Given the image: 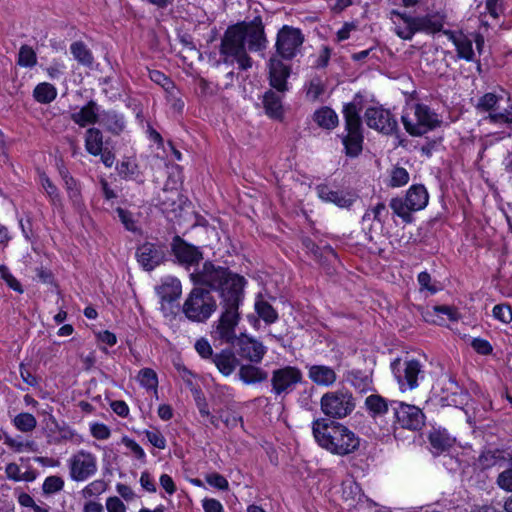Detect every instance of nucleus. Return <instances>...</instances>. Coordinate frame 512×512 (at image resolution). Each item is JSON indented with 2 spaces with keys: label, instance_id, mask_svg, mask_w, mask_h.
<instances>
[{
  "label": "nucleus",
  "instance_id": "ddd939ff",
  "mask_svg": "<svg viewBox=\"0 0 512 512\" xmlns=\"http://www.w3.org/2000/svg\"><path fill=\"white\" fill-rule=\"evenodd\" d=\"M364 117L369 128L386 135L397 132V121L389 110L381 107H369L366 109Z\"/></svg>",
  "mask_w": 512,
  "mask_h": 512
},
{
  "label": "nucleus",
  "instance_id": "a211bd4d",
  "mask_svg": "<svg viewBox=\"0 0 512 512\" xmlns=\"http://www.w3.org/2000/svg\"><path fill=\"white\" fill-rule=\"evenodd\" d=\"M269 82L277 92L284 93L288 90L287 78L290 76V66L283 63V59L271 56L268 63Z\"/></svg>",
  "mask_w": 512,
  "mask_h": 512
},
{
  "label": "nucleus",
  "instance_id": "9b49d317",
  "mask_svg": "<svg viewBox=\"0 0 512 512\" xmlns=\"http://www.w3.org/2000/svg\"><path fill=\"white\" fill-rule=\"evenodd\" d=\"M391 368L400 387L407 386L410 390L418 386V377L423 374L420 362L415 359L403 363L400 359H396L392 362Z\"/></svg>",
  "mask_w": 512,
  "mask_h": 512
},
{
  "label": "nucleus",
  "instance_id": "052dcab7",
  "mask_svg": "<svg viewBox=\"0 0 512 512\" xmlns=\"http://www.w3.org/2000/svg\"><path fill=\"white\" fill-rule=\"evenodd\" d=\"M431 280V276L428 272H421L418 275V283L421 289H426L432 294H434L438 291V288L435 285L431 284Z\"/></svg>",
  "mask_w": 512,
  "mask_h": 512
},
{
  "label": "nucleus",
  "instance_id": "39448f33",
  "mask_svg": "<svg viewBox=\"0 0 512 512\" xmlns=\"http://www.w3.org/2000/svg\"><path fill=\"white\" fill-rule=\"evenodd\" d=\"M217 302L210 290L193 288L183 303L182 311L192 322L204 323L217 309Z\"/></svg>",
  "mask_w": 512,
  "mask_h": 512
},
{
  "label": "nucleus",
  "instance_id": "4d7b16f0",
  "mask_svg": "<svg viewBox=\"0 0 512 512\" xmlns=\"http://www.w3.org/2000/svg\"><path fill=\"white\" fill-rule=\"evenodd\" d=\"M497 484L501 489L512 492V468L506 469L498 475Z\"/></svg>",
  "mask_w": 512,
  "mask_h": 512
},
{
  "label": "nucleus",
  "instance_id": "a18cd8bd",
  "mask_svg": "<svg viewBox=\"0 0 512 512\" xmlns=\"http://www.w3.org/2000/svg\"><path fill=\"white\" fill-rule=\"evenodd\" d=\"M409 181V173L406 169L402 167H395L391 172V178L389 181V186L391 187H401L408 183Z\"/></svg>",
  "mask_w": 512,
  "mask_h": 512
},
{
  "label": "nucleus",
  "instance_id": "f03ea898",
  "mask_svg": "<svg viewBox=\"0 0 512 512\" xmlns=\"http://www.w3.org/2000/svg\"><path fill=\"white\" fill-rule=\"evenodd\" d=\"M249 51L257 52L267 46L264 24L260 16L249 22H239L231 25L225 31L220 44V55L225 64L237 62L239 69L247 70L252 67L253 61L248 55Z\"/></svg>",
  "mask_w": 512,
  "mask_h": 512
},
{
  "label": "nucleus",
  "instance_id": "f704fd0d",
  "mask_svg": "<svg viewBox=\"0 0 512 512\" xmlns=\"http://www.w3.org/2000/svg\"><path fill=\"white\" fill-rule=\"evenodd\" d=\"M70 49L74 58L80 64L87 67L92 65L94 58L92 56L91 51L86 47V45L83 42L77 41L72 43Z\"/></svg>",
  "mask_w": 512,
  "mask_h": 512
},
{
  "label": "nucleus",
  "instance_id": "393cba45",
  "mask_svg": "<svg viewBox=\"0 0 512 512\" xmlns=\"http://www.w3.org/2000/svg\"><path fill=\"white\" fill-rule=\"evenodd\" d=\"M156 291L162 301L171 303L181 296V283L176 278H167L156 288Z\"/></svg>",
  "mask_w": 512,
  "mask_h": 512
},
{
  "label": "nucleus",
  "instance_id": "49530a36",
  "mask_svg": "<svg viewBox=\"0 0 512 512\" xmlns=\"http://www.w3.org/2000/svg\"><path fill=\"white\" fill-rule=\"evenodd\" d=\"M40 182L46 194L51 199L52 203L54 205L57 204L60 201V196L57 187L51 182V180L45 173L40 174Z\"/></svg>",
  "mask_w": 512,
  "mask_h": 512
},
{
  "label": "nucleus",
  "instance_id": "f257e3e1",
  "mask_svg": "<svg viewBox=\"0 0 512 512\" xmlns=\"http://www.w3.org/2000/svg\"><path fill=\"white\" fill-rule=\"evenodd\" d=\"M195 285L206 286L219 292L223 309L214 331L215 336L231 343L235 339V328L239 323V306L243 298L245 278L231 272L227 267L207 261L201 270L190 274Z\"/></svg>",
  "mask_w": 512,
  "mask_h": 512
},
{
  "label": "nucleus",
  "instance_id": "58836bf2",
  "mask_svg": "<svg viewBox=\"0 0 512 512\" xmlns=\"http://www.w3.org/2000/svg\"><path fill=\"white\" fill-rule=\"evenodd\" d=\"M150 79L160 85L170 96H174L176 90L174 82L164 73L158 70L149 71Z\"/></svg>",
  "mask_w": 512,
  "mask_h": 512
},
{
  "label": "nucleus",
  "instance_id": "5701e85b",
  "mask_svg": "<svg viewBox=\"0 0 512 512\" xmlns=\"http://www.w3.org/2000/svg\"><path fill=\"white\" fill-rule=\"evenodd\" d=\"M263 108L267 116L280 120L283 118L282 98L273 90H268L263 95Z\"/></svg>",
  "mask_w": 512,
  "mask_h": 512
},
{
  "label": "nucleus",
  "instance_id": "a19ab883",
  "mask_svg": "<svg viewBox=\"0 0 512 512\" xmlns=\"http://www.w3.org/2000/svg\"><path fill=\"white\" fill-rule=\"evenodd\" d=\"M14 425L22 432H30L35 429L37 420L30 413H20L14 418Z\"/></svg>",
  "mask_w": 512,
  "mask_h": 512
},
{
  "label": "nucleus",
  "instance_id": "bf43d9fd",
  "mask_svg": "<svg viewBox=\"0 0 512 512\" xmlns=\"http://www.w3.org/2000/svg\"><path fill=\"white\" fill-rule=\"evenodd\" d=\"M148 441L158 449H164L166 447V440L159 431H146L145 432Z\"/></svg>",
  "mask_w": 512,
  "mask_h": 512
},
{
  "label": "nucleus",
  "instance_id": "20e7f679",
  "mask_svg": "<svg viewBox=\"0 0 512 512\" xmlns=\"http://www.w3.org/2000/svg\"><path fill=\"white\" fill-rule=\"evenodd\" d=\"M164 167L168 173V180L153 199V203L168 220L174 221L181 216L188 200L179 190L182 181L180 166L175 162H166Z\"/></svg>",
  "mask_w": 512,
  "mask_h": 512
},
{
  "label": "nucleus",
  "instance_id": "e433bc0d",
  "mask_svg": "<svg viewBox=\"0 0 512 512\" xmlns=\"http://www.w3.org/2000/svg\"><path fill=\"white\" fill-rule=\"evenodd\" d=\"M407 204H408V202H407L406 198L402 199V198L396 197V198H392L390 201V207L393 210V212L397 216L402 218L404 222L410 223L412 221L411 212L413 210H411Z\"/></svg>",
  "mask_w": 512,
  "mask_h": 512
},
{
  "label": "nucleus",
  "instance_id": "1a4fd4ad",
  "mask_svg": "<svg viewBox=\"0 0 512 512\" xmlns=\"http://www.w3.org/2000/svg\"><path fill=\"white\" fill-rule=\"evenodd\" d=\"M303 42L304 35L300 29L284 25L277 33L274 56L292 60L300 52Z\"/></svg>",
  "mask_w": 512,
  "mask_h": 512
},
{
  "label": "nucleus",
  "instance_id": "09e8293b",
  "mask_svg": "<svg viewBox=\"0 0 512 512\" xmlns=\"http://www.w3.org/2000/svg\"><path fill=\"white\" fill-rule=\"evenodd\" d=\"M493 316L503 323L512 321V309L509 305L498 304L493 308Z\"/></svg>",
  "mask_w": 512,
  "mask_h": 512
},
{
  "label": "nucleus",
  "instance_id": "774afa93",
  "mask_svg": "<svg viewBox=\"0 0 512 512\" xmlns=\"http://www.w3.org/2000/svg\"><path fill=\"white\" fill-rule=\"evenodd\" d=\"M324 92V87L319 78H314L310 81L308 94L312 95L313 98H318Z\"/></svg>",
  "mask_w": 512,
  "mask_h": 512
},
{
  "label": "nucleus",
  "instance_id": "72a5a7b5",
  "mask_svg": "<svg viewBox=\"0 0 512 512\" xmlns=\"http://www.w3.org/2000/svg\"><path fill=\"white\" fill-rule=\"evenodd\" d=\"M33 96L37 102L48 104L56 98L57 91L52 84L43 82L34 88Z\"/></svg>",
  "mask_w": 512,
  "mask_h": 512
},
{
  "label": "nucleus",
  "instance_id": "2eb2a0df",
  "mask_svg": "<svg viewBox=\"0 0 512 512\" xmlns=\"http://www.w3.org/2000/svg\"><path fill=\"white\" fill-rule=\"evenodd\" d=\"M136 258L145 270L151 271L163 262L165 251L162 246L146 242L137 248Z\"/></svg>",
  "mask_w": 512,
  "mask_h": 512
},
{
  "label": "nucleus",
  "instance_id": "0e129e2a",
  "mask_svg": "<svg viewBox=\"0 0 512 512\" xmlns=\"http://www.w3.org/2000/svg\"><path fill=\"white\" fill-rule=\"evenodd\" d=\"M108 512H126L124 503L118 497H109L106 501Z\"/></svg>",
  "mask_w": 512,
  "mask_h": 512
},
{
  "label": "nucleus",
  "instance_id": "5fc2aeb1",
  "mask_svg": "<svg viewBox=\"0 0 512 512\" xmlns=\"http://www.w3.org/2000/svg\"><path fill=\"white\" fill-rule=\"evenodd\" d=\"M471 346L478 354L481 355H489L493 351L492 345L482 338H473Z\"/></svg>",
  "mask_w": 512,
  "mask_h": 512
},
{
  "label": "nucleus",
  "instance_id": "4be33fe9",
  "mask_svg": "<svg viewBox=\"0 0 512 512\" xmlns=\"http://www.w3.org/2000/svg\"><path fill=\"white\" fill-rule=\"evenodd\" d=\"M99 123L113 135H120L125 129L123 115L114 110L102 111L99 116Z\"/></svg>",
  "mask_w": 512,
  "mask_h": 512
},
{
  "label": "nucleus",
  "instance_id": "6e6d98bb",
  "mask_svg": "<svg viewBox=\"0 0 512 512\" xmlns=\"http://www.w3.org/2000/svg\"><path fill=\"white\" fill-rule=\"evenodd\" d=\"M206 482L220 490H227L229 483L227 479L219 473H212L206 476Z\"/></svg>",
  "mask_w": 512,
  "mask_h": 512
},
{
  "label": "nucleus",
  "instance_id": "0eeeda50",
  "mask_svg": "<svg viewBox=\"0 0 512 512\" xmlns=\"http://www.w3.org/2000/svg\"><path fill=\"white\" fill-rule=\"evenodd\" d=\"M322 412L333 419H342L355 408L354 398L348 391L337 390L325 393L320 400Z\"/></svg>",
  "mask_w": 512,
  "mask_h": 512
},
{
  "label": "nucleus",
  "instance_id": "4c0bfd02",
  "mask_svg": "<svg viewBox=\"0 0 512 512\" xmlns=\"http://www.w3.org/2000/svg\"><path fill=\"white\" fill-rule=\"evenodd\" d=\"M255 309L259 317L262 318L267 324H272L278 319V313L267 301H256Z\"/></svg>",
  "mask_w": 512,
  "mask_h": 512
},
{
  "label": "nucleus",
  "instance_id": "f3484780",
  "mask_svg": "<svg viewBox=\"0 0 512 512\" xmlns=\"http://www.w3.org/2000/svg\"><path fill=\"white\" fill-rule=\"evenodd\" d=\"M172 252L179 263L186 266L196 265L203 259L202 252L197 247L185 242L180 236L173 238Z\"/></svg>",
  "mask_w": 512,
  "mask_h": 512
},
{
  "label": "nucleus",
  "instance_id": "37998d69",
  "mask_svg": "<svg viewBox=\"0 0 512 512\" xmlns=\"http://www.w3.org/2000/svg\"><path fill=\"white\" fill-rule=\"evenodd\" d=\"M64 487V480L60 476L47 477L42 485L43 493L46 495L55 494Z\"/></svg>",
  "mask_w": 512,
  "mask_h": 512
},
{
  "label": "nucleus",
  "instance_id": "9d476101",
  "mask_svg": "<svg viewBox=\"0 0 512 512\" xmlns=\"http://www.w3.org/2000/svg\"><path fill=\"white\" fill-rule=\"evenodd\" d=\"M395 422L401 428L412 431L420 430L425 423V416L420 408L404 402L391 401Z\"/></svg>",
  "mask_w": 512,
  "mask_h": 512
},
{
  "label": "nucleus",
  "instance_id": "aec40b11",
  "mask_svg": "<svg viewBox=\"0 0 512 512\" xmlns=\"http://www.w3.org/2000/svg\"><path fill=\"white\" fill-rule=\"evenodd\" d=\"M100 113L97 103L90 100L79 111L71 114V120L80 127H86L99 122Z\"/></svg>",
  "mask_w": 512,
  "mask_h": 512
},
{
  "label": "nucleus",
  "instance_id": "bb28decb",
  "mask_svg": "<svg viewBox=\"0 0 512 512\" xmlns=\"http://www.w3.org/2000/svg\"><path fill=\"white\" fill-rule=\"evenodd\" d=\"M313 119L321 128L328 130L338 125V116L330 107H322L315 111Z\"/></svg>",
  "mask_w": 512,
  "mask_h": 512
},
{
  "label": "nucleus",
  "instance_id": "412c9836",
  "mask_svg": "<svg viewBox=\"0 0 512 512\" xmlns=\"http://www.w3.org/2000/svg\"><path fill=\"white\" fill-rule=\"evenodd\" d=\"M211 360L218 371L226 377L230 376L239 364V360L231 349H223L216 353Z\"/></svg>",
  "mask_w": 512,
  "mask_h": 512
},
{
  "label": "nucleus",
  "instance_id": "423d86ee",
  "mask_svg": "<svg viewBox=\"0 0 512 512\" xmlns=\"http://www.w3.org/2000/svg\"><path fill=\"white\" fill-rule=\"evenodd\" d=\"M346 135L342 137V143L346 155L356 157L362 151L363 132L359 110L355 103H347L343 107Z\"/></svg>",
  "mask_w": 512,
  "mask_h": 512
},
{
  "label": "nucleus",
  "instance_id": "3c124183",
  "mask_svg": "<svg viewBox=\"0 0 512 512\" xmlns=\"http://www.w3.org/2000/svg\"><path fill=\"white\" fill-rule=\"evenodd\" d=\"M116 170L124 178H130L137 174L138 165L136 162H117Z\"/></svg>",
  "mask_w": 512,
  "mask_h": 512
},
{
  "label": "nucleus",
  "instance_id": "69168bd1",
  "mask_svg": "<svg viewBox=\"0 0 512 512\" xmlns=\"http://www.w3.org/2000/svg\"><path fill=\"white\" fill-rule=\"evenodd\" d=\"M202 506L205 512H223L222 504L213 498H205Z\"/></svg>",
  "mask_w": 512,
  "mask_h": 512
},
{
  "label": "nucleus",
  "instance_id": "a878e982",
  "mask_svg": "<svg viewBox=\"0 0 512 512\" xmlns=\"http://www.w3.org/2000/svg\"><path fill=\"white\" fill-rule=\"evenodd\" d=\"M60 176L62 177L68 196L75 206L81 204V192L77 181L70 176L69 171L62 162L57 166Z\"/></svg>",
  "mask_w": 512,
  "mask_h": 512
},
{
  "label": "nucleus",
  "instance_id": "4468645a",
  "mask_svg": "<svg viewBox=\"0 0 512 512\" xmlns=\"http://www.w3.org/2000/svg\"><path fill=\"white\" fill-rule=\"evenodd\" d=\"M69 470L72 480L85 481L97 470L96 458L89 452L79 451L69 460Z\"/></svg>",
  "mask_w": 512,
  "mask_h": 512
},
{
  "label": "nucleus",
  "instance_id": "603ef678",
  "mask_svg": "<svg viewBox=\"0 0 512 512\" xmlns=\"http://www.w3.org/2000/svg\"><path fill=\"white\" fill-rule=\"evenodd\" d=\"M0 274L2 279L5 280L10 288L19 293L23 292L21 284L16 280L15 277H13V275H11L9 269L5 265H0Z\"/></svg>",
  "mask_w": 512,
  "mask_h": 512
},
{
  "label": "nucleus",
  "instance_id": "338daca9",
  "mask_svg": "<svg viewBox=\"0 0 512 512\" xmlns=\"http://www.w3.org/2000/svg\"><path fill=\"white\" fill-rule=\"evenodd\" d=\"M433 310L437 313H442V314H445L448 316V318L452 321H456L458 320L459 318V314L458 312L456 311V309H454L453 307L451 306H447V305H442V306H434L433 307Z\"/></svg>",
  "mask_w": 512,
  "mask_h": 512
},
{
  "label": "nucleus",
  "instance_id": "864d4df0",
  "mask_svg": "<svg viewBox=\"0 0 512 512\" xmlns=\"http://www.w3.org/2000/svg\"><path fill=\"white\" fill-rule=\"evenodd\" d=\"M195 350L204 359H212L215 355L213 354L210 343L205 338H201L196 341Z\"/></svg>",
  "mask_w": 512,
  "mask_h": 512
},
{
  "label": "nucleus",
  "instance_id": "6e6552de",
  "mask_svg": "<svg viewBox=\"0 0 512 512\" xmlns=\"http://www.w3.org/2000/svg\"><path fill=\"white\" fill-rule=\"evenodd\" d=\"M401 119L406 131L413 136H421L441 123L438 115L423 104L415 105L414 118L404 114Z\"/></svg>",
  "mask_w": 512,
  "mask_h": 512
},
{
  "label": "nucleus",
  "instance_id": "c9c22d12",
  "mask_svg": "<svg viewBox=\"0 0 512 512\" xmlns=\"http://www.w3.org/2000/svg\"><path fill=\"white\" fill-rule=\"evenodd\" d=\"M365 405L373 416L382 415L388 411V402L377 394L368 396Z\"/></svg>",
  "mask_w": 512,
  "mask_h": 512
},
{
  "label": "nucleus",
  "instance_id": "7c9ffc66",
  "mask_svg": "<svg viewBox=\"0 0 512 512\" xmlns=\"http://www.w3.org/2000/svg\"><path fill=\"white\" fill-rule=\"evenodd\" d=\"M318 196L326 201L336 204L339 207H348L351 200L346 198L342 193L330 189L327 185L317 186Z\"/></svg>",
  "mask_w": 512,
  "mask_h": 512
},
{
  "label": "nucleus",
  "instance_id": "2f4dec72",
  "mask_svg": "<svg viewBox=\"0 0 512 512\" xmlns=\"http://www.w3.org/2000/svg\"><path fill=\"white\" fill-rule=\"evenodd\" d=\"M85 144L87 151L98 156L103 150V134L98 128H89L85 135Z\"/></svg>",
  "mask_w": 512,
  "mask_h": 512
},
{
  "label": "nucleus",
  "instance_id": "8fccbe9b",
  "mask_svg": "<svg viewBox=\"0 0 512 512\" xmlns=\"http://www.w3.org/2000/svg\"><path fill=\"white\" fill-rule=\"evenodd\" d=\"M498 100V96L494 93H486L479 99L477 109L481 111H490L496 106Z\"/></svg>",
  "mask_w": 512,
  "mask_h": 512
},
{
  "label": "nucleus",
  "instance_id": "c03bdc74",
  "mask_svg": "<svg viewBox=\"0 0 512 512\" xmlns=\"http://www.w3.org/2000/svg\"><path fill=\"white\" fill-rule=\"evenodd\" d=\"M455 45L457 54L460 58H463L467 61H471L473 59L474 51L471 40L467 38H459L455 40Z\"/></svg>",
  "mask_w": 512,
  "mask_h": 512
},
{
  "label": "nucleus",
  "instance_id": "79ce46f5",
  "mask_svg": "<svg viewBox=\"0 0 512 512\" xmlns=\"http://www.w3.org/2000/svg\"><path fill=\"white\" fill-rule=\"evenodd\" d=\"M140 384L147 389H156L158 385V378L155 371L151 368H143L139 371L137 376Z\"/></svg>",
  "mask_w": 512,
  "mask_h": 512
},
{
  "label": "nucleus",
  "instance_id": "f8f14e48",
  "mask_svg": "<svg viewBox=\"0 0 512 512\" xmlns=\"http://www.w3.org/2000/svg\"><path fill=\"white\" fill-rule=\"evenodd\" d=\"M303 379L302 372L294 366H285L272 372L271 384L272 392L276 395L291 392L294 387L301 383Z\"/></svg>",
  "mask_w": 512,
  "mask_h": 512
},
{
  "label": "nucleus",
  "instance_id": "e2e57ef3",
  "mask_svg": "<svg viewBox=\"0 0 512 512\" xmlns=\"http://www.w3.org/2000/svg\"><path fill=\"white\" fill-rule=\"evenodd\" d=\"M122 442L124 443V445L129 448L133 453L134 455L138 458V459H144L145 458V452L144 450L141 448V446L139 444H137L133 439H130L128 437H123L122 438Z\"/></svg>",
  "mask_w": 512,
  "mask_h": 512
},
{
  "label": "nucleus",
  "instance_id": "7ed1b4c3",
  "mask_svg": "<svg viewBox=\"0 0 512 512\" xmlns=\"http://www.w3.org/2000/svg\"><path fill=\"white\" fill-rule=\"evenodd\" d=\"M312 432L318 445L334 455L352 454L360 446V438L352 430L331 419L314 420Z\"/></svg>",
  "mask_w": 512,
  "mask_h": 512
},
{
  "label": "nucleus",
  "instance_id": "c756f323",
  "mask_svg": "<svg viewBox=\"0 0 512 512\" xmlns=\"http://www.w3.org/2000/svg\"><path fill=\"white\" fill-rule=\"evenodd\" d=\"M345 380L360 392L369 390L372 384L371 376L360 370L348 371Z\"/></svg>",
  "mask_w": 512,
  "mask_h": 512
},
{
  "label": "nucleus",
  "instance_id": "b1692460",
  "mask_svg": "<svg viewBox=\"0 0 512 512\" xmlns=\"http://www.w3.org/2000/svg\"><path fill=\"white\" fill-rule=\"evenodd\" d=\"M408 207L411 210L418 211L426 207L428 204V192L423 185H412L407 193L406 197Z\"/></svg>",
  "mask_w": 512,
  "mask_h": 512
},
{
  "label": "nucleus",
  "instance_id": "13d9d810",
  "mask_svg": "<svg viewBox=\"0 0 512 512\" xmlns=\"http://www.w3.org/2000/svg\"><path fill=\"white\" fill-rule=\"evenodd\" d=\"M106 488L107 484L104 480H95L88 484L83 492L88 496H95L103 493Z\"/></svg>",
  "mask_w": 512,
  "mask_h": 512
},
{
  "label": "nucleus",
  "instance_id": "473e14b6",
  "mask_svg": "<svg viewBox=\"0 0 512 512\" xmlns=\"http://www.w3.org/2000/svg\"><path fill=\"white\" fill-rule=\"evenodd\" d=\"M429 442L435 453H441L453 445L454 439L445 431L434 430L429 434Z\"/></svg>",
  "mask_w": 512,
  "mask_h": 512
},
{
  "label": "nucleus",
  "instance_id": "de8ad7c7",
  "mask_svg": "<svg viewBox=\"0 0 512 512\" xmlns=\"http://www.w3.org/2000/svg\"><path fill=\"white\" fill-rule=\"evenodd\" d=\"M116 213L127 230L132 232H135L137 230L136 221L133 218V214L130 211L118 207L116 208Z\"/></svg>",
  "mask_w": 512,
  "mask_h": 512
},
{
  "label": "nucleus",
  "instance_id": "6ab92c4d",
  "mask_svg": "<svg viewBox=\"0 0 512 512\" xmlns=\"http://www.w3.org/2000/svg\"><path fill=\"white\" fill-rule=\"evenodd\" d=\"M309 380L319 387H332L337 381L336 369L324 364L307 365Z\"/></svg>",
  "mask_w": 512,
  "mask_h": 512
},
{
  "label": "nucleus",
  "instance_id": "ea45409f",
  "mask_svg": "<svg viewBox=\"0 0 512 512\" xmlns=\"http://www.w3.org/2000/svg\"><path fill=\"white\" fill-rule=\"evenodd\" d=\"M18 65L22 67H33L37 63V56L32 47L22 45L18 53Z\"/></svg>",
  "mask_w": 512,
  "mask_h": 512
},
{
  "label": "nucleus",
  "instance_id": "dca6fc26",
  "mask_svg": "<svg viewBox=\"0 0 512 512\" xmlns=\"http://www.w3.org/2000/svg\"><path fill=\"white\" fill-rule=\"evenodd\" d=\"M236 340V345L238 346V354L242 358L254 363H259L262 361L266 353V348L261 342L254 338L248 337L245 334H241V336L238 338L235 335V339L230 344H233Z\"/></svg>",
  "mask_w": 512,
  "mask_h": 512
},
{
  "label": "nucleus",
  "instance_id": "cd10ccee",
  "mask_svg": "<svg viewBox=\"0 0 512 512\" xmlns=\"http://www.w3.org/2000/svg\"><path fill=\"white\" fill-rule=\"evenodd\" d=\"M267 377V372L253 365H242L239 369V378L245 384L262 382L265 381Z\"/></svg>",
  "mask_w": 512,
  "mask_h": 512
},
{
  "label": "nucleus",
  "instance_id": "680f3d73",
  "mask_svg": "<svg viewBox=\"0 0 512 512\" xmlns=\"http://www.w3.org/2000/svg\"><path fill=\"white\" fill-rule=\"evenodd\" d=\"M91 433L93 437L100 440L107 439L110 436L109 428L106 425L100 423H95L91 426Z\"/></svg>",
  "mask_w": 512,
  "mask_h": 512
},
{
  "label": "nucleus",
  "instance_id": "c85d7f7f",
  "mask_svg": "<svg viewBox=\"0 0 512 512\" xmlns=\"http://www.w3.org/2000/svg\"><path fill=\"white\" fill-rule=\"evenodd\" d=\"M417 31H424L427 33H436L443 28V18L439 15H427L423 17H417L415 20Z\"/></svg>",
  "mask_w": 512,
  "mask_h": 512
}]
</instances>
